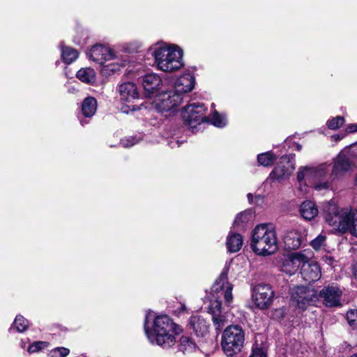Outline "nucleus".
I'll list each match as a JSON object with an SVG mask.
<instances>
[{"mask_svg":"<svg viewBox=\"0 0 357 357\" xmlns=\"http://www.w3.org/2000/svg\"><path fill=\"white\" fill-rule=\"evenodd\" d=\"M144 329L151 344L164 349L172 347L176 342V336L182 332L181 327L168 316L154 317L153 312H148L146 314Z\"/></svg>","mask_w":357,"mask_h":357,"instance_id":"1","label":"nucleus"},{"mask_svg":"<svg viewBox=\"0 0 357 357\" xmlns=\"http://www.w3.org/2000/svg\"><path fill=\"white\" fill-rule=\"evenodd\" d=\"M250 247L259 256H269L278 250V238L273 227L261 224L255 227L252 232Z\"/></svg>","mask_w":357,"mask_h":357,"instance_id":"2","label":"nucleus"},{"mask_svg":"<svg viewBox=\"0 0 357 357\" xmlns=\"http://www.w3.org/2000/svg\"><path fill=\"white\" fill-rule=\"evenodd\" d=\"M331 171V165L322 163L317 166H302L298 168L297 180L300 185L311 183L314 190H328L332 183L331 177H327Z\"/></svg>","mask_w":357,"mask_h":357,"instance_id":"3","label":"nucleus"},{"mask_svg":"<svg viewBox=\"0 0 357 357\" xmlns=\"http://www.w3.org/2000/svg\"><path fill=\"white\" fill-rule=\"evenodd\" d=\"M157 68L165 73L179 70L183 66V52L174 45H159L150 48Z\"/></svg>","mask_w":357,"mask_h":357,"instance_id":"4","label":"nucleus"},{"mask_svg":"<svg viewBox=\"0 0 357 357\" xmlns=\"http://www.w3.org/2000/svg\"><path fill=\"white\" fill-rule=\"evenodd\" d=\"M325 218L328 225L335 229L342 232L348 231L357 237V210L353 213L349 208L339 211L333 204L329 206Z\"/></svg>","mask_w":357,"mask_h":357,"instance_id":"5","label":"nucleus"},{"mask_svg":"<svg viewBox=\"0 0 357 357\" xmlns=\"http://www.w3.org/2000/svg\"><path fill=\"white\" fill-rule=\"evenodd\" d=\"M244 341L245 334L241 327L232 325L224 331L221 346L227 356H233L241 351Z\"/></svg>","mask_w":357,"mask_h":357,"instance_id":"6","label":"nucleus"},{"mask_svg":"<svg viewBox=\"0 0 357 357\" xmlns=\"http://www.w3.org/2000/svg\"><path fill=\"white\" fill-rule=\"evenodd\" d=\"M182 116L185 124L192 129L209 120L206 115L205 107L201 103L188 105L182 111Z\"/></svg>","mask_w":357,"mask_h":357,"instance_id":"7","label":"nucleus"},{"mask_svg":"<svg viewBox=\"0 0 357 357\" xmlns=\"http://www.w3.org/2000/svg\"><path fill=\"white\" fill-rule=\"evenodd\" d=\"M155 98L153 101L154 107L161 113L174 110L183 101L181 95H177L172 90L161 92Z\"/></svg>","mask_w":357,"mask_h":357,"instance_id":"8","label":"nucleus"},{"mask_svg":"<svg viewBox=\"0 0 357 357\" xmlns=\"http://www.w3.org/2000/svg\"><path fill=\"white\" fill-rule=\"evenodd\" d=\"M309 259L305 250L291 253L283 259L281 270L290 275H294L301 266L309 261Z\"/></svg>","mask_w":357,"mask_h":357,"instance_id":"9","label":"nucleus"},{"mask_svg":"<svg viewBox=\"0 0 357 357\" xmlns=\"http://www.w3.org/2000/svg\"><path fill=\"white\" fill-rule=\"evenodd\" d=\"M227 275L228 268L225 267L213 285L212 291L216 294L218 298H220L222 296L225 303L229 305L233 299V287L228 282Z\"/></svg>","mask_w":357,"mask_h":357,"instance_id":"10","label":"nucleus"},{"mask_svg":"<svg viewBox=\"0 0 357 357\" xmlns=\"http://www.w3.org/2000/svg\"><path fill=\"white\" fill-rule=\"evenodd\" d=\"M274 292L268 284H259L252 290V299L255 305L259 309L268 307L273 299Z\"/></svg>","mask_w":357,"mask_h":357,"instance_id":"11","label":"nucleus"},{"mask_svg":"<svg viewBox=\"0 0 357 357\" xmlns=\"http://www.w3.org/2000/svg\"><path fill=\"white\" fill-rule=\"evenodd\" d=\"M292 299L297 303L298 307L303 310L314 303L318 299L316 290L307 287H297L292 293Z\"/></svg>","mask_w":357,"mask_h":357,"instance_id":"12","label":"nucleus"},{"mask_svg":"<svg viewBox=\"0 0 357 357\" xmlns=\"http://www.w3.org/2000/svg\"><path fill=\"white\" fill-rule=\"evenodd\" d=\"M323 300V303L328 307H340L341 304L342 290L338 286L331 284L325 286L317 294Z\"/></svg>","mask_w":357,"mask_h":357,"instance_id":"13","label":"nucleus"},{"mask_svg":"<svg viewBox=\"0 0 357 357\" xmlns=\"http://www.w3.org/2000/svg\"><path fill=\"white\" fill-rule=\"evenodd\" d=\"M351 167V162L349 157L341 152L334 159L333 166L332 168L331 167V171L327 177H331L333 182L335 178L344 176L346 172L349 171Z\"/></svg>","mask_w":357,"mask_h":357,"instance_id":"14","label":"nucleus"},{"mask_svg":"<svg viewBox=\"0 0 357 357\" xmlns=\"http://www.w3.org/2000/svg\"><path fill=\"white\" fill-rule=\"evenodd\" d=\"M162 85V78L156 73H149L142 77V86L147 97H156Z\"/></svg>","mask_w":357,"mask_h":357,"instance_id":"15","label":"nucleus"},{"mask_svg":"<svg viewBox=\"0 0 357 357\" xmlns=\"http://www.w3.org/2000/svg\"><path fill=\"white\" fill-rule=\"evenodd\" d=\"M221 305L219 300H215L211 302L209 306V312L212 314V320L217 331H220L229 322L228 315L222 314Z\"/></svg>","mask_w":357,"mask_h":357,"instance_id":"16","label":"nucleus"},{"mask_svg":"<svg viewBox=\"0 0 357 357\" xmlns=\"http://www.w3.org/2000/svg\"><path fill=\"white\" fill-rule=\"evenodd\" d=\"M195 84V77L191 73H184L176 79L172 91L183 98V94L194 89Z\"/></svg>","mask_w":357,"mask_h":357,"instance_id":"17","label":"nucleus"},{"mask_svg":"<svg viewBox=\"0 0 357 357\" xmlns=\"http://www.w3.org/2000/svg\"><path fill=\"white\" fill-rule=\"evenodd\" d=\"M90 58L100 65H104L112 58V50L109 47L97 44L92 47L90 50Z\"/></svg>","mask_w":357,"mask_h":357,"instance_id":"18","label":"nucleus"},{"mask_svg":"<svg viewBox=\"0 0 357 357\" xmlns=\"http://www.w3.org/2000/svg\"><path fill=\"white\" fill-rule=\"evenodd\" d=\"M301 274L306 282H314L321 278V268L316 261H307L302 266Z\"/></svg>","mask_w":357,"mask_h":357,"instance_id":"19","label":"nucleus"},{"mask_svg":"<svg viewBox=\"0 0 357 357\" xmlns=\"http://www.w3.org/2000/svg\"><path fill=\"white\" fill-rule=\"evenodd\" d=\"M189 326L198 337H204L208 333L209 324L201 316H192L189 320Z\"/></svg>","mask_w":357,"mask_h":357,"instance_id":"20","label":"nucleus"},{"mask_svg":"<svg viewBox=\"0 0 357 357\" xmlns=\"http://www.w3.org/2000/svg\"><path fill=\"white\" fill-rule=\"evenodd\" d=\"M119 92L121 99L130 101L138 98V92L136 85L132 82H126L119 87Z\"/></svg>","mask_w":357,"mask_h":357,"instance_id":"21","label":"nucleus"},{"mask_svg":"<svg viewBox=\"0 0 357 357\" xmlns=\"http://www.w3.org/2000/svg\"><path fill=\"white\" fill-rule=\"evenodd\" d=\"M243 243L242 236L236 232L230 231L227 237L226 245L229 252H238Z\"/></svg>","mask_w":357,"mask_h":357,"instance_id":"22","label":"nucleus"},{"mask_svg":"<svg viewBox=\"0 0 357 357\" xmlns=\"http://www.w3.org/2000/svg\"><path fill=\"white\" fill-rule=\"evenodd\" d=\"M284 243L287 249H298L302 243L301 235L297 231H289L284 237Z\"/></svg>","mask_w":357,"mask_h":357,"instance_id":"23","label":"nucleus"},{"mask_svg":"<svg viewBox=\"0 0 357 357\" xmlns=\"http://www.w3.org/2000/svg\"><path fill=\"white\" fill-rule=\"evenodd\" d=\"M300 213L305 220H311L317 215L318 209L313 202L307 200L300 206Z\"/></svg>","mask_w":357,"mask_h":357,"instance_id":"24","label":"nucleus"},{"mask_svg":"<svg viewBox=\"0 0 357 357\" xmlns=\"http://www.w3.org/2000/svg\"><path fill=\"white\" fill-rule=\"evenodd\" d=\"M77 78L81 82L93 84L96 82V73L91 68H82L76 74Z\"/></svg>","mask_w":357,"mask_h":357,"instance_id":"25","label":"nucleus"},{"mask_svg":"<svg viewBox=\"0 0 357 357\" xmlns=\"http://www.w3.org/2000/svg\"><path fill=\"white\" fill-rule=\"evenodd\" d=\"M97 101L93 97L85 98L82 102V111L86 117H91L96 113Z\"/></svg>","mask_w":357,"mask_h":357,"instance_id":"26","label":"nucleus"},{"mask_svg":"<svg viewBox=\"0 0 357 357\" xmlns=\"http://www.w3.org/2000/svg\"><path fill=\"white\" fill-rule=\"evenodd\" d=\"M78 56L77 50L68 46H61V57L64 63L70 64L75 61Z\"/></svg>","mask_w":357,"mask_h":357,"instance_id":"27","label":"nucleus"},{"mask_svg":"<svg viewBox=\"0 0 357 357\" xmlns=\"http://www.w3.org/2000/svg\"><path fill=\"white\" fill-rule=\"evenodd\" d=\"M291 173L288 168L278 164L270 174V178L273 180H280L289 177Z\"/></svg>","mask_w":357,"mask_h":357,"instance_id":"28","label":"nucleus"},{"mask_svg":"<svg viewBox=\"0 0 357 357\" xmlns=\"http://www.w3.org/2000/svg\"><path fill=\"white\" fill-rule=\"evenodd\" d=\"M276 160V157L271 152H266L259 154L257 161L260 165L264 167H269L273 165Z\"/></svg>","mask_w":357,"mask_h":357,"instance_id":"29","label":"nucleus"},{"mask_svg":"<svg viewBox=\"0 0 357 357\" xmlns=\"http://www.w3.org/2000/svg\"><path fill=\"white\" fill-rule=\"evenodd\" d=\"M179 347L183 352H191L195 349V343L190 337L183 335L180 339Z\"/></svg>","mask_w":357,"mask_h":357,"instance_id":"30","label":"nucleus"},{"mask_svg":"<svg viewBox=\"0 0 357 357\" xmlns=\"http://www.w3.org/2000/svg\"><path fill=\"white\" fill-rule=\"evenodd\" d=\"M250 218V213L247 211L238 213L234 220L233 227H243L244 224L249 220Z\"/></svg>","mask_w":357,"mask_h":357,"instance_id":"31","label":"nucleus"},{"mask_svg":"<svg viewBox=\"0 0 357 357\" xmlns=\"http://www.w3.org/2000/svg\"><path fill=\"white\" fill-rule=\"evenodd\" d=\"M29 325V321L21 315L17 316L13 323V326L20 333L25 331L28 328Z\"/></svg>","mask_w":357,"mask_h":357,"instance_id":"32","label":"nucleus"},{"mask_svg":"<svg viewBox=\"0 0 357 357\" xmlns=\"http://www.w3.org/2000/svg\"><path fill=\"white\" fill-rule=\"evenodd\" d=\"M210 121L211 123L219 128H222L226 126L227 121L225 116L220 114L217 112H214L212 114Z\"/></svg>","mask_w":357,"mask_h":357,"instance_id":"33","label":"nucleus"},{"mask_svg":"<svg viewBox=\"0 0 357 357\" xmlns=\"http://www.w3.org/2000/svg\"><path fill=\"white\" fill-rule=\"evenodd\" d=\"M345 123L344 117L338 116L327 121L328 128L331 130H336L342 126Z\"/></svg>","mask_w":357,"mask_h":357,"instance_id":"34","label":"nucleus"},{"mask_svg":"<svg viewBox=\"0 0 357 357\" xmlns=\"http://www.w3.org/2000/svg\"><path fill=\"white\" fill-rule=\"evenodd\" d=\"M347 319L350 326L357 327V310H351L347 313Z\"/></svg>","mask_w":357,"mask_h":357,"instance_id":"35","label":"nucleus"},{"mask_svg":"<svg viewBox=\"0 0 357 357\" xmlns=\"http://www.w3.org/2000/svg\"><path fill=\"white\" fill-rule=\"evenodd\" d=\"M325 241L326 236L320 234L317 238L311 241L310 245L314 250H317L324 245Z\"/></svg>","mask_w":357,"mask_h":357,"instance_id":"36","label":"nucleus"},{"mask_svg":"<svg viewBox=\"0 0 357 357\" xmlns=\"http://www.w3.org/2000/svg\"><path fill=\"white\" fill-rule=\"evenodd\" d=\"M48 343L47 342L43 341H38L31 344L29 348L28 351L29 353H35L40 351L43 348L47 347Z\"/></svg>","mask_w":357,"mask_h":357,"instance_id":"37","label":"nucleus"},{"mask_svg":"<svg viewBox=\"0 0 357 357\" xmlns=\"http://www.w3.org/2000/svg\"><path fill=\"white\" fill-rule=\"evenodd\" d=\"M139 139L135 137H130L121 140V144L123 147H130L139 142Z\"/></svg>","mask_w":357,"mask_h":357,"instance_id":"38","label":"nucleus"},{"mask_svg":"<svg viewBox=\"0 0 357 357\" xmlns=\"http://www.w3.org/2000/svg\"><path fill=\"white\" fill-rule=\"evenodd\" d=\"M102 68L100 70V73L102 76L105 77H108L112 75V68H110V64L107 65H102Z\"/></svg>","mask_w":357,"mask_h":357,"instance_id":"39","label":"nucleus"},{"mask_svg":"<svg viewBox=\"0 0 357 357\" xmlns=\"http://www.w3.org/2000/svg\"><path fill=\"white\" fill-rule=\"evenodd\" d=\"M250 357H267L266 354L261 348H255Z\"/></svg>","mask_w":357,"mask_h":357,"instance_id":"40","label":"nucleus"},{"mask_svg":"<svg viewBox=\"0 0 357 357\" xmlns=\"http://www.w3.org/2000/svg\"><path fill=\"white\" fill-rule=\"evenodd\" d=\"M54 353H58L60 357H66L69 354V349L64 347H58L54 351Z\"/></svg>","mask_w":357,"mask_h":357,"instance_id":"41","label":"nucleus"},{"mask_svg":"<svg viewBox=\"0 0 357 357\" xmlns=\"http://www.w3.org/2000/svg\"><path fill=\"white\" fill-rule=\"evenodd\" d=\"M351 155L357 160V142L352 144L349 149Z\"/></svg>","mask_w":357,"mask_h":357,"instance_id":"42","label":"nucleus"},{"mask_svg":"<svg viewBox=\"0 0 357 357\" xmlns=\"http://www.w3.org/2000/svg\"><path fill=\"white\" fill-rule=\"evenodd\" d=\"M347 131L350 133L356 132L357 131V124L349 125L347 128Z\"/></svg>","mask_w":357,"mask_h":357,"instance_id":"43","label":"nucleus"},{"mask_svg":"<svg viewBox=\"0 0 357 357\" xmlns=\"http://www.w3.org/2000/svg\"><path fill=\"white\" fill-rule=\"evenodd\" d=\"M187 310V308L184 304H182L178 310V313L181 314L182 312H184Z\"/></svg>","mask_w":357,"mask_h":357,"instance_id":"44","label":"nucleus"},{"mask_svg":"<svg viewBox=\"0 0 357 357\" xmlns=\"http://www.w3.org/2000/svg\"><path fill=\"white\" fill-rule=\"evenodd\" d=\"M332 139H333L334 141H338L340 139V137L338 135H334L332 136Z\"/></svg>","mask_w":357,"mask_h":357,"instance_id":"45","label":"nucleus"},{"mask_svg":"<svg viewBox=\"0 0 357 357\" xmlns=\"http://www.w3.org/2000/svg\"><path fill=\"white\" fill-rule=\"evenodd\" d=\"M247 196H248V199L249 202H252V194L248 193Z\"/></svg>","mask_w":357,"mask_h":357,"instance_id":"46","label":"nucleus"},{"mask_svg":"<svg viewBox=\"0 0 357 357\" xmlns=\"http://www.w3.org/2000/svg\"><path fill=\"white\" fill-rule=\"evenodd\" d=\"M350 357H357V354H355L351 356Z\"/></svg>","mask_w":357,"mask_h":357,"instance_id":"47","label":"nucleus"}]
</instances>
